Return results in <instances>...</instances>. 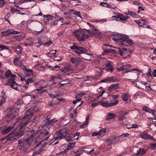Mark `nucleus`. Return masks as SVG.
I'll use <instances>...</instances> for the list:
<instances>
[{
    "label": "nucleus",
    "mask_w": 156,
    "mask_h": 156,
    "mask_svg": "<svg viewBox=\"0 0 156 156\" xmlns=\"http://www.w3.org/2000/svg\"><path fill=\"white\" fill-rule=\"evenodd\" d=\"M7 140H7V136H6V137L2 138L1 139V141H2L3 143L6 142Z\"/></svg>",
    "instance_id": "obj_64"
},
{
    "label": "nucleus",
    "mask_w": 156,
    "mask_h": 156,
    "mask_svg": "<svg viewBox=\"0 0 156 156\" xmlns=\"http://www.w3.org/2000/svg\"><path fill=\"white\" fill-rule=\"evenodd\" d=\"M52 43V41H49V42H48L46 43H45L44 44V45L45 46H49Z\"/></svg>",
    "instance_id": "obj_54"
},
{
    "label": "nucleus",
    "mask_w": 156,
    "mask_h": 156,
    "mask_svg": "<svg viewBox=\"0 0 156 156\" xmlns=\"http://www.w3.org/2000/svg\"><path fill=\"white\" fill-rule=\"evenodd\" d=\"M41 134L44 135H47L48 134V132L47 131L46 129H44L41 132Z\"/></svg>",
    "instance_id": "obj_53"
},
{
    "label": "nucleus",
    "mask_w": 156,
    "mask_h": 156,
    "mask_svg": "<svg viewBox=\"0 0 156 156\" xmlns=\"http://www.w3.org/2000/svg\"><path fill=\"white\" fill-rule=\"evenodd\" d=\"M85 150H78L76 151V153H75L76 154L73 156H80L83 154V152H85Z\"/></svg>",
    "instance_id": "obj_35"
},
{
    "label": "nucleus",
    "mask_w": 156,
    "mask_h": 156,
    "mask_svg": "<svg viewBox=\"0 0 156 156\" xmlns=\"http://www.w3.org/2000/svg\"><path fill=\"white\" fill-rule=\"evenodd\" d=\"M25 69L26 70L25 73L28 76H30L31 75H33V70L32 69H27L26 68H24V70Z\"/></svg>",
    "instance_id": "obj_30"
},
{
    "label": "nucleus",
    "mask_w": 156,
    "mask_h": 156,
    "mask_svg": "<svg viewBox=\"0 0 156 156\" xmlns=\"http://www.w3.org/2000/svg\"><path fill=\"white\" fill-rule=\"evenodd\" d=\"M30 109L27 110L24 117L21 119L20 121V128H22L24 127L29 123L30 120L33 115V113L30 112Z\"/></svg>",
    "instance_id": "obj_5"
},
{
    "label": "nucleus",
    "mask_w": 156,
    "mask_h": 156,
    "mask_svg": "<svg viewBox=\"0 0 156 156\" xmlns=\"http://www.w3.org/2000/svg\"><path fill=\"white\" fill-rule=\"evenodd\" d=\"M112 46L108 44L104 45L102 48L104 50V52L102 53V54L104 55L105 54H108L109 52L112 53H118L122 56L124 55V57L129 56V55L127 54L128 51L126 49L123 48H115L114 49H112L111 47Z\"/></svg>",
    "instance_id": "obj_1"
},
{
    "label": "nucleus",
    "mask_w": 156,
    "mask_h": 156,
    "mask_svg": "<svg viewBox=\"0 0 156 156\" xmlns=\"http://www.w3.org/2000/svg\"><path fill=\"white\" fill-rule=\"evenodd\" d=\"M36 90L37 91L38 93L39 94H41L47 91L46 89V87H40L39 89H37Z\"/></svg>",
    "instance_id": "obj_23"
},
{
    "label": "nucleus",
    "mask_w": 156,
    "mask_h": 156,
    "mask_svg": "<svg viewBox=\"0 0 156 156\" xmlns=\"http://www.w3.org/2000/svg\"><path fill=\"white\" fill-rule=\"evenodd\" d=\"M112 144V143L110 139L106 140L105 141V144L106 146H109L111 145Z\"/></svg>",
    "instance_id": "obj_41"
},
{
    "label": "nucleus",
    "mask_w": 156,
    "mask_h": 156,
    "mask_svg": "<svg viewBox=\"0 0 156 156\" xmlns=\"http://www.w3.org/2000/svg\"><path fill=\"white\" fill-rule=\"evenodd\" d=\"M116 116V115L112 113H109L106 116V120H108L110 119H112L115 118Z\"/></svg>",
    "instance_id": "obj_27"
},
{
    "label": "nucleus",
    "mask_w": 156,
    "mask_h": 156,
    "mask_svg": "<svg viewBox=\"0 0 156 156\" xmlns=\"http://www.w3.org/2000/svg\"><path fill=\"white\" fill-rule=\"evenodd\" d=\"M134 21L139 26L145 27L147 22L144 20H135Z\"/></svg>",
    "instance_id": "obj_18"
},
{
    "label": "nucleus",
    "mask_w": 156,
    "mask_h": 156,
    "mask_svg": "<svg viewBox=\"0 0 156 156\" xmlns=\"http://www.w3.org/2000/svg\"><path fill=\"white\" fill-rule=\"evenodd\" d=\"M20 33V32L18 31H16L15 30L12 31L11 32H10V34H19Z\"/></svg>",
    "instance_id": "obj_61"
},
{
    "label": "nucleus",
    "mask_w": 156,
    "mask_h": 156,
    "mask_svg": "<svg viewBox=\"0 0 156 156\" xmlns=\"http://www.w3.org/2000/svg\"><path fill=\"white\" fill-rule=\"evenodd\" d=\"M32 38H30V39H27V40H30V42L29 43V44H31L30 45H29V46H33V44H34V43L32 41Z\"/></svg>",
    "instance_id": "obj_59"
},
{
    "label": "nucleus",
    "mask_w": 156,
    "mask_h": 156,
    "mask_svg": "<svg viewBox=\"0 0 156 156\" xmlns=\"http://www.w3.org/2000/svg\"><path fill=\"white\" fill-rule=\"evenodd\" d=\"M139 137L142 139H148L151 138V136L147 133H141L139 135Z\"/></svg>",
    "instance_id": "obj_24"
},
{
    "label": "nucleus",
    "mask_w": 156,
    "mask_h": 156,
    "mask_svg": "<svg viewBox=\"0 0 156 156\" xmlns=\"http://www.w3.org/2000/svg\"><path fill=\"white\" fill-rule=\"evenodd\" d=\"M58 121V120L56 119H53L50 120H48L46 122L44 125L48 129L51 128L54 124V123Z\"/></svg>",
    "instance_id": "obj_16"
},
{
    "label": "nucleus",
    "mask_w": 156,
    "mask_h": 156,
    "mask_svg": "<svg viewBox=\"0 0 156 156\" xmlns=\"http://www.w3.org/2000/svg\"><path fill=\"white\" fill-rule=\"evenodd\" d=\"M130 134L128 133H123L120 135V136H123L124 137H127Z\"/></svg>",
    "instance_id": "obj_58"
},
{
    "label": "nucleus",
    "mask_w": 156,
    "mask_h": 156,
    "mask_svg": "<svg viewBox=\"0 0 156 156\" xmlns=\"http://www.w3.org/2000/svg\"><path fill=\"white\" fill-rule=\"evenodd\" d=\"M105 129H102L98 132H94L92 134V136H97L98 137L102 136L105 134L106 132Z\"/></svg>",
    "instance_id": "obj_14"
},
{
    "label": "nucleus",
    "mask_w": 156,
    "mask_h": 156,
    "mask_svg": "<svg viewBox=\"0 0 156 156\" xmlns=\"http://www.w3.org/2000/svg\"><path fill=\"white\" fill-rule=\"evenodd\" d=\"M142 110L146 112H149L151 110V109L150 108L147 106H144L142 107Z\"/></svg>",
    "instance_id": "obj_37"
},
{
    "label": "nucleus",
    "mask_w": 156,
    "mask_h": 156,
    "mask_svg": "<svg viewBox=\"0 0 156 156\" xmlns=\"http://www.w3.org/2000/svg\"><path fill=\"white\" fill-rule=\"evenodd\" d=\"M70 48L73 50L78 55H80L83 53H85L87 51V49L81 47L77 46L76 45H73L70 47Z\"/></svg>",
    "instance_id": "obj_11"
},
{
    "label": "nucleus",
    "mask_w": 156,
    "mask_h": 156,
    "mask_svg": "<svg viewBox=\"0 0 156 156\" xmlns=\"http://www.w3.org/2000/svg\"><path fill=\"white\" fill-rule=\"evenodd\" d=\"M30 132L32 134L29 138L22 141H20L19 142V148L24 152H26L27 148L31 146L34 138L36 135V133L33 130H31Z\"/></svg>",
    "instance_id": "obj_2"
},
{
    "label": "nucleus",
    "mask_w": 156,
    "mask_h": 156,
    "mask_svg": "<svg viewBox=\"0 0 156 156\" xmlns=\"http://www.w3.org/2000/svg\"><path fill=\"white\" fill-rule=\"evenodd\" d=\"M62 59H63V58H61V57H59V58H57V57H56V56H55L54 57V60L57 61L58 62H60V61H61Z\"/></svg>",
    "instance_id": "obj_62"
},
{
    "label": "nucleus",
    "mask_w": 156,
    "mask_h": 156,
    "mask_svg": "<svg viewBox=\"0 0 156 156\" xmlns=\"http://www.w3.org/2000/svg\"><path fill=\"white\" fill-rule=\"evenodd\" d=\"M18 11V10L16 9H15L14 7H11L10 12L11 13L14 14L15 12Z\"/></svg>",
    "instance_id": "obj_50"
},
{
    "label": "nucleus",
    "mask_w": 156,
    "mask_h": 156,
    "mask_svg": "<svg viewBox=\"0 0 156 156\" xmlns=\"http://www.w3.org/2000/svg\"><path fill=\"white\" fill-rule=\"evenodd\" d=\"M9 112L6 115V119L7 121L8 122L10 120L13 119L18 115L17 112L19 110V108H16V110L13 109H9Z\"/></svg>",
    "instance_id": "obj_7"
},
{
    "label": "nucleus",
    "mask_w": 156,
    "mask_h": 156,
    "mask_svg": "<svg viewBox=\"0 0 156 156\" xmlns=\"http://www.w3.org/2000/svg\"><path fill=\"white\" fill-rule=\"evenodd\" d=\"M89 117L90 115H87L85 121L80 126V128H83L85 127L88 125V121L89 120Z\"/></svg>",
    "instance_id": "obj_25"
},
{
    "label": "nucleus",
    "mask_w": 156,
    "mask_h": 156,
    "mask_svg": "<svg viewBox=\"0 0 156 156\" xmlns=\"http://www.w3.org/2000/svg\"><path fill=\"white\" fill-rule=\"evenodd\" d=\"M104 69L101 68H98L96 67L95 70L98 73L99 75H100L102 72V70Z\"/></svg>",
    "instance_id": "obj_40"
},
{
    "label": "nucleus",
    "mask_w": 156,
    "mask_h": 156,
    "mask_svg": "<svg viewBox=\"0 0 156 156\" xmlns=\"http://www.w3.org/2000/svg\"><path fill=\"white\" fill-rule=\"evenodd\" d=\"M112 39L117 44L119 45L130 46L133 44L132 40L129 39L127 35H122L119 37L115 36L113 37Z\"/></svg>",
    "instance_id": "obj_3"
},
{
    "label": "nucleus",
    "mask_w": 156,
    "mask_h": 156,
    "mask_svg": "<svg viewBox=\"0 0 156 156\" xmlns=\"http://www.w3.org/2000/svg\"><path fill=\"white\" fill-rule=\"evenodd\" d=\"M118 102V101L117 100H116L114 102H112L110 104L108 103V107H110L113 106L117 104Z\"/></svg>",
    "instance_id": "obj_42"
},
{
    "label": "nucleus",
    "mask_w": 156,
    "mask_h": 156,
    "mask_svg": "<svg viewBox=\"0 0 156 156\" xmlns=\"http://www.w3.org/2000/svg\"><path fill=\"white\" fill-rule=\"evenodd\" d=\"M132 66L128 64L126 65H122V66H119L117 67V69L119 71H124L125 70V73L128 72H132L133 71H139V70L136 68H134L131 69Z\"/></svg>",
    "instance_id": "obj_8"
},
{
    "label": "nucleus",
    "mask_w": 156,
    "mask_h": 156,
    "mask_svg": "<svg viewBox=\"0 0 156 156\" xmlns=\"http://www.w3.org/2000/svg\"><path fill=\"white\" fill-rule=\"evenodd\" d=\"M119 88V85L118 83H115V84H112L109 87H108V90L111 91L114 89H117Z\"/></svg>",
    "instance_id": "obj_22"
},
{
    "label": "nucleus",
    "mask_w": 156,
    "mask_h": 156,
    "mask_svg": "<svg viewBox=\"0 0 156 156\" xmlns=\"http://www.w3.org/2000/svg\"><path fill=\"white\" fill-rule=\"evenodd\" d=\"M20 120V119L17 117L16 120H13L12 122V124L11 126H7L4 129L2 130V133L3 134H6L12 129L16 124Z\"/></svg>",
    "instance_id": "obj_9"
},
{
    "label": "nucleus",
    "mask_w": 156,
    "mask_h": 156,
    "mask_svg": "<svg viewBox=\"0 0 156 156\" xmlns=\"http://www.w3.org/2000/svg\"><path fill=\"white\" fill-rule=\"evenodd\" d=\"M73 33L76 38L79 41H83L89 38V36L85 34L83 31L80 29L75 30Z\"/></svg>",
    "instance_id": "obj_6"
},
{
    "label": "nucleus",
    "mask_w": 156,
    "mask_h": 156,
    "mask_svg": "<svg viewBox=\"0 0 156 156\" xmlns=\"http://www.w3.org/2000/svg\"><path fill=\"white\" fill-rule=\"evenodd\" d=\"M146 152L147 151L145 149L143 148H140L139 150L137 151V153L136 154V155H143L145 154Z\"/></svg>",
    "instance_id": "obj_21"
},
{
    "label": "nucleus",
    "mask_w": 156,
    "mask_h": 156,
    "mask_svg": "<svg viewBox=\"0 0 156 156\" xmlns=\"http://www.w3.org/2000/svg\"><path fill=\"white\" fill-rule=\"evenodd\" d=\"M89 32L90 34V35L92 36H94L97 34H98V30L95 27L93 28L92 30H89Z\"/></svg>",
    "instance_id": "obj_28"
},
{
    "label": "nucleus",
    "mask_w": 156,
    "mask_h": 156,
    "mask_svg": "<svg viewBox=\"0 0 156 156\" xmlns=\"http://www.w3.org/2000/svg\"><path fill=\"white\" fill-rule=\"evenodd\" d=\"M91 55H92L90 54H85L83 55H80V56L81 57L83 58L86 60H90V56Z\"/></svg>",
    "instance_id": "obj_29"
},
{
    "label": "nucleus",
    "mask_w": 156,
    "mask_h": 156,
    "mask_svg": "<svg viewBox=\"0 0 156 156\" xmlns=\"http://www.w3.org/2000/svg\"><path fill=\"white\" fill-rule=\"evenodd\" d=\"M12 75V73L10 70H8L6 71L5 73V75L6 77L7 78H11V76Z\"/></svg>",
    "instance_id": "obj_38"
},
{
    "label": "nucleus",
    "mask_w": 156,
    "mask_h": 156,
    "mask_svg": "<svg viewBox=\"0 0 156 156\" xmlns=\"http://www.w3.org/2000/svg\"><path fill=\"white\" fill-rule=\"evenodd\" d=\"M132 3L136 5H139L141 4V3L138 1H134L132 2Z\"/></svg>",
    "instance_id": "obj_63"
},
{
    "label": "nucleus",
    "mask_w": 156,
    "mask_h": 156,
    "mask_svg": "<svg viewBox=\"0 0 156 156\" xmlns=\"http://www.w3.org/2000/svg\"><path fill=\"white\" fill-rule=\"evenodd\" d=\"M2 34L5 36H8L10 34V32L9 30H7L4 31L2 32Z\"/></svg>",
    "instance_id": "obj_45"
},
{
    "label": "nucleus",
    "mask_w": 156,
    "mask_h": 156,
    "mask_svg": "<svg viewBox=\"0 0 156 156\" xmlns=\"http://www.w3.org/2000/svg\"><path fill=\"white\" fill-rule=\"evenodd\" d=\"M57 136L54 138L55 140H60L62 139L65 138V140L68 142L73 141V139L70 137H66L67 136L68 132L66 128H63L57 131L56 133Z\"/></svg>",
    "instance_id": "obj_4"
},
{
    "label": "nucleus",
    "mask_w": 156,
    "mask_h": 156,
    "mask_svg": "<svg viewBox=\"0 0 156 156\" xmlns=\"http://www.w3.org/2000/svg\"><path fill=\"white\" fill-rule=\"evenodd\" d=\"M119 136H112L111 139H111L112 144H114L119 141Z\"/></svg>",
    "instance_id": "obj_26"
},
{
    "label": "nucleus",
    "mask_w": 156,
    "mask_h": 156,
    "mask_svg": "<svg viewBox=\"0 0 156 156\" xmlns=\"http://www.w3.org/2000/svg\"><path fill=\"white\" fill-rule=\"evenodd\" d=\"M118 119L119 120H122L124 119V117L122 114L121 115L119 116Z\"/></svg>",
    "instance_id": "obj_60"
},
{
    "label": "nucleus",
    "mask_w": 156,
    "mask_h": 156,
    "mask_svg": "<svg viewBox=\"0 0 156 156\" xmlns=\"http://www.w3.org/2000/svg\"><path fill=\"white\" fill-rule=\"evenodd\" d=\"M112 82H116L119 81V80L116 78L112 77Z\"/></svg>",
    "instance_id": "obj_56"
},
{
    "label": "nucleus",
    "mask_w": 156,
    "mask_h": 156,
    "mask_svg": "<svg viewBox=\"0 0 156 156\" xmlns=\"http://www.w3.org/2000/svg\"><path fill=\"white\" fill-rule=\"evenodd\" d=\"M9 47L4 45H0V51H2L4 49H9Z\"/></svg>",
    "instance_id": "obj_47"
},
{
    "label": "nucleus",
    "mask_w": 156,
    "mask_h": 156,
    "mask_svg": "<svg viewBox=\"0 0 156 156\" xmlns=\"http://www.w3.org/2000/svg\"><path fill=\"white\" fill-rule=\"evenodd\" d=\"M2 97V102H5V100L6 98V96L5 95V92L4 90H2L1 92Z\"/></svg>",
    "instance_id": "obj_33"
},
{
    "label": "nucleus",
    "mask_w": 156,
    "mask_h": 156,
    "mask_svg": "<svg viewBox=\"0 0 156 156\" xmlns=\"http://www.w3.org/2000/svg\"><path fill=\"white\" fill-rule=\"evenodd\" d=\"M70 62L74 64L76 66L79 65L80 60L77 58H70Z\"/></svg>",
    "instance_id": "obj_20"
},
{
    "label": "nucleus",
    "mask_w": 156,
    "mask_h": 156,
    "mask_svg": "<svg viewBox=\"0 0 156 156\" xmlns=\"http://www.w3.org/2000/svg\"><path fill=\"white\" fill-rule=\"evenodd\" d=\"M65 70H66V73L67 72H71L72 71H74V70L72 69L68 66L65 67Z\"/></svg>",
    "instance_id": "obj_48"
},
{
    "label": "nucleus",
    "mask_w": 156,
    "mask_h": 156,
    "mask_svg": "<svg viewBox=\"0 0 156 156\" xmlns=\"http://www.w3.org/2000/svg\"><path fill=\"white\" fill-rule=\"evenodd\" d=\"M138 127L137 125L136 124H131V125L130 127H128L127 126V128L128 129L131 128H136Z\"/></svg>",
    "instance_id": "obj_46"
},
{
    "label": "nucleus",
    "mask_w": 156,
    "mask_h": 156,
    "mask_svg": "<svg viewBox=\"0 0 156 156\" xmlns=\"http://www.w3.org/2000/svg\"><path fill=\"white\" fill-rule=\"evenodd\" d=\"M35 80V79L33 78H30L26 80L25 81V83L27 85H28L29 83L34 82Z\"/></svg>",
    "instance_id": "obj_31"
},
{
    "label": "nucleus",
    "mask_w": 156,
    "mask_h": 156,
    "mask_svg": "<svg viewBox=\"0 0 156 156\" xmlns=\"http://www.w3.org/2000/svg\"><path fill=\"white\" fill-rule=\"evenodd\" d=\"M20 58H21L20 57L15 58L14 60V64L16 65H17L18 63Z\"/></svg>",
    "instance_id": "obj_52"
},
{
    "label": "nucleus",
    "mask_w": 156,
    "mask_h": 156,
    "mask_svg": "<svg viewBox=\"0 0 156 156\" xmlns=\"http://www.w3.org/2000/svg\"><path fill=\"white\" fill-rule=\"evenodd\" d=\"M17 138L21 137L24 134V131L21 129H17L14 131Z\"/></svg>",
    "instance_id": "obj_19"
},
{
    "label": "nucleus",
    "mask_w": 156,
    "mask_h": 156,
    "mask_svg": "<svg viewBox=\"0 0 156 156\" xmlns=\"http://www.w3.org/2000/svg\"><path fill=\"white\" fill-rule=\"evenodd\" d=\"M75 144V143H69L67 147L64 149V151L57 153L56 154L57 156H63L65 154H66L69 151L71 150Z\"/></svg>",
    "instance_id": "obj_12"
},
{
    "label": "nucleus",
    "mask_w": 156,
    "mask_h": 156,
    "mask_svg": "<svg viewBox=\"0 0 156 156\" xmlns=\"http://www.w3.org/2000/svg\"><path fill=\"white\" fill-rule=\"evenodd\" d=\"M74 14L76 15L77 17H79L82 19V17L80 16V12L79 11H75L73 13Z\"/></svg>",
    "instance_id": "obj_55"
},
{
    "label": "nucleus",
    "mask_w": 156,
    "mask_h": 156,
    "mask_svg": "<svg viewBox=\"0 0 156 156\" xmlns=\"http://www.w3.org/2000/svg\"><path fill=\"white\" fill-rule=\"evenodd\" d=\"M125 14L127 15L128 14L130 15L133 17H135L136 16V14L135 12L129 11H128L127 13H126Z\"/></svg>",
    "instance_id": "obj_34"
},
{
    "label": "nucleus",
    "mask_w": 156,
    "mask_h": 156,
    "mask_svg": "<svg viewBox=\"0 0 156 156\" xmlns=\"http://www.w3.org/2000/svg\"><path fill=\"white\" fill-rule=\"evenodd\" d=\"M30 129L29 128V127H28L27 128L25 129L24 130H25V131H26V132L28 131V134H29L30 135V136H31V135H32V133L30 132V131L31 130H33L34 132H35V131H34V129H31L30 130Z\"/></svg>",
    "instance_id": "obj_51"
},
{
    "label": "nucleus",
    "mask_w": 156,
    "mask_h": 156,
    "mask_svg": "<svg viewBox=\"0 0 156 156\" xmlns=\"http://www.w3.org/2000/svg\"><path fill=\"white\" fill-rule=\"evenodd\" d=\"M7 140H13L17 139V138L15 134L14 131L10 132V133L7 136Z\"/></svg>",
    "instance_id": "obj_17"
},
{
    "label": "nucleus",
    "mask_w": 156,
    "mask_h": 156,
    "mask_svg": "<svg viewBox=\"0 0 156 156\" xmlns=\"http://www.w3.org/2000/svg\"><path fill=\"white\" fill-rule=\"evenodd\" d=\"M23 51V48L21 47L20 46H18L17 47L16 50V52L18 53H21Z\"/></svg>",
    "instance_id": "obj_39"
},
{
    "label": "nucleus",
    "mask_w": 156,
    "mask_h": 156,
    "mask_svg": "<svg viewBox=\"0 0 156 156\" xmlns=\"http://www.w3.org/2000/svg\"><path fill=\"white\" fill-rule=\"evenodd\" d=\"M113 17H115L117 21H126L129 18L128 16H124L122 14H118L116 16H113Z\"/></svg>",
    "instance_id": "obj_13"
},
{
    "label": "nucleus",
    "mask_w": 156,
    "mask_h": 156,
    "mask_svg": "<svg viewBox=\"0 0 156 156\" xmlns=\"http://www.w3.org/2000/svg\"><path fill=\"white\" fill-rule=\"evenodd\" d=\"M101 82L102 83L112 82V77L102 80H101Z\"/></svg>",
    "instance_id": "obj_36"
},
{
    "label": "nucleus",
    "mask_w": 156,
    "mask_h": 156,
    "mask_svg": "<svg viewBox=\"0 0 156 156\" xmlns=\"http://www.w3.org/2000/svg\"><path fill=\"white\" fill-rule=\"evenodd\" d=\"M5 3L4 0H0V8L2 7L5 4Z\"/></svg>",
    "instance_id": "obj_57"
},
{
    "label": "nucleus",
    "mask_w": 156,
    "mask_h": 156,
    "mask_svg": "<svg viewBox=\"0 0 156 156\" xmlns=\"http://www.w3.org/2000/svg\"><path fill=\"white\" fill-rule=\"evenodd\" d=\"M129 98V96L128 94H126L123 95L122 96V98L123 101H127L128 98Z\"/></svg>",
    "instance_id": "obj_43"
},
{
    "label": "nucleus",
    "mask_w": 156,
    "mask_h": 156,
    "mask_svg": "<svg viewBox=\"0 0 156 156\" xmlns=\"http://www.w3.org/2000/svg\"><path fill=\"white\" fill-rule=\"evenodd\" d=\"M16 76V75L12 73L11 77L12 78L8 80L6 84V85H10L11 87L16 90H18L17 86L18 84L15 82V79L13 78Z\"/></svg>",
    "instance_id": "obj_10"
},
{
    "label": "nucleus",
    "mask_w": 156,
    "mask_h": 156,
    "mask_svg": "<svg viewBox=\"0 0 156 156\" xmlns=\"http://www.w3.org/2000/svg\"><path fill=\"white\" fill-rule=\"evenodd\" d=\"M101 105L106 107H108V102L107 101H102L101 103Z\"/></svg>",
    "instance_id": "obj_44"
},
{
    "label": "nucleus",
    "mask_w": 156,
    "mask_h": 156,
    "mask_svg": "<svg viewBox=\"0 0 156 156\" xmlns=\"http://www.w3.org/2000/svg\"><path fill=\"white\" fill-rule=\"evenodd\" d=\"M56 51V50H55V51H52L48 53H47L46 54L49 57H51L53 56L55 57V55Z\"/></svg>",
    "instance_id": "obj_32"
},
{
    "label": "nucleus",
    "mask_w": 156,
    "mask_h": 156,
    "mask_svg": "<svg viewBox=\"0 0 156 156\" xmlns=\"http://www.w3.org/2000/svg\"><path fill=\"white\" fill-rule=\"evenodd\" d=\"M113 63L109 61H107L105 64L106 69L108 72H112L114 70V68L112 65Z\"/></svg>",
    "instance_id": "obj_15"
},
{
    "label": "nucleus",
    "mask_w": 156,
    "mask_h": 156,
    "mask_svg": "<svg viewBox=\"0 0 156 156\" xmlns=\"http://www.w3.org/2000/svg\"><path fill=\"white\" fill-rule=\"evenodd\" d=\"M149 113L151 114L155 118H156V111L153 109H151V110L149 112Z\"/></svg>",
    "instance_id": "obj_49"
}]
</instances>
